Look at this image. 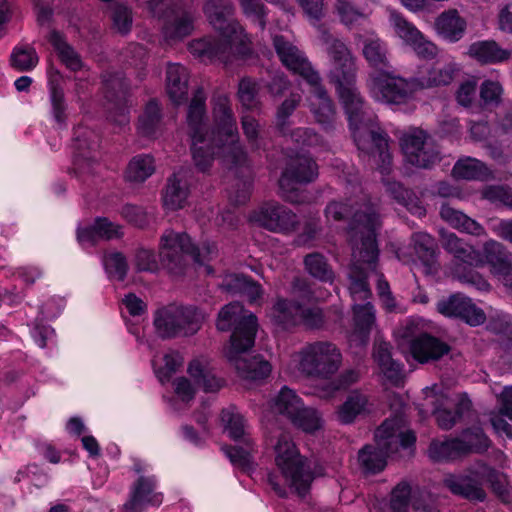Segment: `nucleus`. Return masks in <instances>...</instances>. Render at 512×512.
I'll return each instance as SVG.
<instances>
[{
  "mask_svg": "<svg viewBox=\"0 0 512 512\" xmlns=\"http://www.w3.org/2000/svg\"><path fill=\"white\" fill-rule=\"evenodd\" d=\"M214 129L209 131L205 123L206 94L198 88L188 107L187 123L191 139V154L195 166L207 171L216 156L228 169H248L247 154L239 142L236 119L227 95L213 98Z\"/></svg>",
  "mask_w": 512,
  "mask_h": 512,
  "instance_id": "f257e3e1",
  "label": "nucleus"
},
{
  "mask_svg": "<svg viewBox=\"0 0 512 512\" xmlns=\"http://www.w3.org/2000/svg\"><path fill=\"white\" fill-rule=\"evenodd\" d=\"M339 99L348 117L350 130L358 149L378 158V169L382 175L391 170V155L388 151V136L383 131H374L364 121V102L355 88V71L352 66H335L331 71Z\"/></svg>",
  "mask_w": 512,
  "mask_h": 512,
  "instance_id": "f03ea898",
  "label": "nucleus"
},
{
  "mask_svg": "<svg viewBox=\"0 0 512 512\" xmlns=\"http://www.w3.org/2000/svg\"><path fill=\"white\" fill-rule=\"evenodd\" d=\"M217 328L220 331L233 328L225 355L241 378L260 380L269 376L271 365L268 361L259 356L249 359L244 356L254 346L258 329L257 318L252 312L245 310L239 302L230 303L219 312Z\"/></svg>",
  "mask_w": 512,
  "mask_h": 512,
  "instance_id": "7ed1b4c3",
  "label": "nucleus"
},
{
  "mask_svg": "<svg viewBox=\"0 0 512 512\" xmlns=\"http://www.w3.org/2000/svg\"><path fill=\"white\" fill-rule=\"evenodd\" d=\"M366 255L363 249L356 248L353 254L349 279V292L353 301L352 305V329L347 338L351 347H362L367 345L372 329L376 323L375 309L369 301L371 290L367 282V273L362 269V263H366L371 270H374L377 250L373 242V235L370 231L366 241Z\"/></svg>",
  "mask_w": 512,
  "mask_h": 512,
  "instance_id": "20e7f679",
  "label": "nucleus"
},
{
  "mask_svg": "<svg viewBox=\"0 0 512 512\" xmlns=\"http://www.w3.org/2000/svg\"><path fill=\"white\" fill-rule=\"evenodd\" d=\"M350 203H344L341 201L330 202L326 209L325 215L328 221H341L352 215L351 221L348 227L349 241L352 245V255L356 248L363 249L366 255V247L363 242L372 230L373 242L377 250V256L375 259L374 270H371L366 263H362V269L367 273V278L371 273H376L378 277L377 292L379 297L390 294V287L388 282L383 278L382 274H379L376 270L378 260V246L376 242L377 232L381 228V219L377 207L369 200L360 202L357 199H349Z\"/></svg>",
  "mask_w": 512,
  "mask_h": 512,
  "instance_id": "39448f33",
  "label": "nucleus"
},
{
  "mask_svg": "<svg viewBox=\"0 0 512 512\" xmlns=\"http://www.w3.org/2000/svg\"><path fill=\"white\" fill-rule=\"evenodd\" d=\"M450 254H452L450 272L453 278L480 291H489L491 286L482 275L472 269L473 267L488 264L491 274L496 276L512 263L510 253L503 244L495 240L487 241L482 251H477L450 234Z\"/></svg>",
  "mask_w": 512,
  "mask_h": 512,
  "instance_id": "423d86ee",
  "label": "nucleus"
},
{
  "mask_svg": "<svg viewBox=\"0 0 512 512\" xmlns=\"http://www.w3.org/2000/svg\"><path fill=\"white\" fill-rule=\"evenodd\" d=\"M275 464L281 477L269 473L268 482L273 491L280 497L286 496V486L294 488L300 496H304L313 481V474L290 434L281 433L274 445Z\"/></svg>",
  "mask_w": 512,
  "mask_h": 512,
  "instance_id": "0eeeda50",
  "label": "nucleus"
},
{
  "mask_svg": "<svg viewBox=\"0 0 512 512\" xmlns=\"http://www.w3.org/2000/svg\"><path fill=\"white\" fill-rule=\"evenodd\" d=\"M376 446L366 445L358 454L361 467L368 473H378L386 466V458L402 450L412 453L415 433L404 427L403 420L394 417L385 420L375 432Z\"/></svg>",
  "mask_w": 512,
  "mask_h": 512,
  "instance_id": "6e6552de",
  "label": "nucleus"
},
{
  "mask_svg": "<svg viewBox=\"0 0 512 512\" xmlns=\"http://www.w3.org/2000/svg\"><path fill=\"white\" fill-rule=\"evenodd\" d=\"M446 83V74L433 67L426 80L405 79L383 70L374 71L367 82L370 95L379 102L402 104L414 99L423 89Z\"/></svg>",
  "mask_w": 512,
  "mask_h": 512,
  "instance_id": "1a4fd4ad",
  "label": "nucleus"
},
{
  "mask_svg": "<svg viewBox=\"0 0 512 512\" xmlns=\"http://www.w3.org/2000/svg\"><path fill=\"white\" fill-rule=\"evenodd\" d=\"M342 363V352L335 343L314 341L306 343L291 355L288 369L304 377L330 380Z\"/></svg>",
  "mask_w": 512,
  "mask_h": 512,
  "instance_id": "9d476101",
  "label": "nucleus"
},
{
  "mask_svg": "<svg viewBox=\"0 0 512 512\" xmlns=\"http://www.w3.org/2000/svg\"><path fill=\"white\" fill-rule=\"evenodd\" d=\"M220 422L223 431L236 442L234 446L223 448L225 455L234 466L245 472L253 471L257 446L250 435L246 419L235 406H229L221 411Z\"/></svg>",
  "mask_w": 512,
  "mask_h": 512,
  "instance_id": "9b49d317",
  "label": "nucleus"
},
{
  "mask_svg": "<svg viewBox=\"0 0 512 512\" xmlns=\"http://www.w3.org/2000/svg\"><path fill=\"white\" fill-rule=\"evenodd\" d=\"M218 249L214 242L206 241L201 247L192 244L186 233L166 231L160 241L159 256L164 267L177 273L184 266L186 255L192 257L199 265H205L217 256Z\"/></svg>",
  "mask_w": 512,
  "mask_h": 512,
  "instance_id": "f8f14e48",
  "label": "nucleus"
},
{
  "mask_svg": "<svg viewBox=\"0 0 512 512\" xmlns=\"http://www.w3.org/2000/svg\"><path fill=\"white\" fill-rule=\"evenodd\" d=\"M225 38L227 40L216 37L195 39L189 43V51L201 61L222 60L228 48L236 60H250L253 58L254 49L251 37L241 25L232 37Z\"/></svg>",
  "mask_w": 512,
  "mask_h": 512,
  "instance_id": "ddd939ff",
  "label": "nucleus"
},
{
  "mask_svg": "<svg viewBox=\"0 0 512 512\" xmlns=\"http://www.w3.org/2000/svg\"><path fill=\"white\" fill-rule=\"evenodd\" d=\"M203 320L204 315L198 309L171 304L155 311L153 325L161 338L170 339L195 334Z\"/></svg>",
  "mask_w": 512,
  "mask_h": 512,
  "instance_id": "4468645a",
  "label": "nucleus"
},
{
  "mask_svg": "<svg viewBox=\"0 0 512 512\" xmlns=\"http://www.w3.org/2000/svg\"><path fill=\"white\" fill-rule=\"evenodd\" d=\"M275 413L287 417L296 427L312 433L321 427V418L312 408L304 407L302 399L287 386L282 387L271 402Z\"/></svg>",
  "mask_w": 512,
  "mask_h": 512,
  "instance_id": "2eb2a0df",
  "label": "nucleus"
},
{
  "mask_svg": "<svg viewBox=\"0 0 512 512\" xmlns=\"http://www.w3.org/2000/svg\"><path fill=\"white\" fill-rule=\"evenodd\" d=\"M400 146L407 163L418 168H430L441 160L440 149L422 129L412 128L400 138Z\"/></svg>",
  "mask_w": 512,
  "mask_h": 512,
  "instance_id": "dca6fc26",
  "label": "nucleus"
},
{
  "mask_svg": "<svg viewBox=\"0 0 512 512\" xmlns=\"http://www.w3.org/2000/svg\"><path fill=\"white\" fill-rule=\"evenodd\" d=\"M317 176L318 166L313 159L304 154L291 156L279 179L282 197L290 202H299L298 186L314 181Z\"/></svg>",
  "mask_w": 512,
  "mask_h": 512,
  "instance_id": "f3484780",
  "label": "nucleus"
},
{
  "mask_svg": "<svg viewBox=\"0 0 512 512\" xmlns=\"http://www.w3.org/2000/svg\"><path fill=\"white\" fill-rule=\"evenodd\" d=\"M432 323L419 318L410 321L409 330L412 338L409 341V350L412 357L419 363H428L438 360L447 351V345L437 337L430 335L433 331Z\"/></svg>",
  "mask_w": 512,
  "mask_h": 512,
  "instance_id": "a211bd4d",
  "label": "nucleus"
},
{
  "mask_svg": "<svg viewBox=\"0 0 512 512\" xmlns=\"http://www.w3.org/2000/svg\"><path fill=\"white\" fill-rule=\"evenodd\" d=\"M294 74H300L311 86L310 108L320 124H329L334 118V107L326 91L320 85V76L312 66H288Z\"/></svg>",
  "mask_w": 512,
  "mask_h": 512,
  "instance_id": "6ab92c4d",
  "label": "nucleus"
},
{
  "mask_svg": "<svg viewBox=\"0 0 512 512\" xmlns=\"http://www.w3.org/2000/svg\"><path fill=\"white\" fill-rule=\"evenodd\" d=\"M191 187V172L181 168L175 171L166 182L161 199L163 208L167 211L184 209L189 204Z\"/></svg>",
  "mask_w": 512,
  "mask_h": 512,
  "instance_id": "aec40b11",
  "label": "nucleus"
},
{
  "mask_svg": "<svg viewBox=\"0 0 512 512\" xmlns=\"http://www.w3.org/2000/svg\"><path fill=\"white\" fill-rule=\"evenodd\" d=\"M105 97L113 107L110 111V119L119 124L125 125L129 122L128 117V84L126 79L119 73L104 76L103 79Z\"/></svg>",
  "mask_w": 512,
  "mask_h": 512,
  "instance_id": "412c9836",
  "label": "nucleus"
},
{
  "mask_svg": "<svg viewBox=\"0 0 512 512\" xmlns=\"http://www.w3.org/2000/svg\"><path fill=\"white\" fill-rule=\"evenodd\" d=\"M203 11L209 23L223 37H232L240 29V23L233 19L235 7L231 0H207Z\"/></svg>",
  "mask_w": 512,
  "mask_h": 512,
  "instance_id": "4be33fe9",
  "label": "nucleus"
},
{
  "mask_svg": "<svg viewBox=\"0 0 512 512\" xmlns=\"http://www.w3.org/2000/svg\"><path fill=\"white\" fill-rule=\"evenodd\" d=\"M155 489L154 477H140L132 487L130 498L123 505V512H142L148 507L160 506L163 496Z\"/></svg>",
  "mask_w": 512,
  "mask_h": 512,
  "instance_id": "5701e85b",
  "label": "nucleus"
},
{
  "mask_svg": "<svg viewBox=\"0 0 512 512\" xmlns=\"http://www.w3.org/2000/svg\"><path fill=\"white\" fill-rule=\"evenodd\" d=\"M122 236V227L105 217H98L90 227L77 230L78 242L83 247L93 246L99 240H113Z\"/></svg>",
  "mask_w": 512,
  "mask_h": 512,
  "instance_id": "b1692460",
  "label": "nucleus"
},
{
  "mask_svg": "<svg viewBox=\"0 0 512 512\" xmlns=\"http://www.w3.org/2000/svg\"><path fill=\"white\" fill-rule=\"evenodd\" d=\"M187 372L195 384L205 392H216L223 386V381L215 375L209 360L205 357L193 359L188 365Z\"/></svg>",
  "mask_w": 512,
  "mask_h": 512,
  "instance_id": "393cba45",
  "label": "nucleus"
},
{
  "mask_svg": "<svg viewBox=\"0 0 512 512\" xmlns=\"http://www.w3.org/2000/svg\"><path fill=\"white\" fill-rule=\"evenodd\" d=\"M489 446L490 440L481 428L468 429L462 433L461 438L450 440V456L452 453H481L486 451Z\"/></svg>",
  "mask_w": 512,
  "mask_h": 512,
  "instance_id": "a878e982",
  "label": "nucleus"
},
{
  "mask_svg": "<svg viewBox=\"0 0 512 512\" xmlns=\"http://www.w3.org/2000/svg\"><path fill=\"white\" fill-rule=\"evenodd\" d=\"M373 356L385 378L393 385H400L403 380V366L392 359L389 344L381 342L375 345Z\"/></svg>",
  "mask_w": 512,
  "mask_h": 512,
  "instance_id": "bb28decb",
  "label": "nucleus"
},
{
  "mask_svg": "<svg viewBox=\"0 0 512 512\" xmlns=\"http://www.w3.org/2000/svg\"><path fill=\"white\" fill-rule=\"evenodd\" d=\"M452 315L465 320L471 326L480 325L486 319L482 309L460 294L450 296V316Z\"/></svg>",
  "mask_w": 512,
  "mask_h": 512,
  "instance_id": "cd10ccee",
  "label": "nucleus"
},
{
  "mask_svg": "<svg viewBox=\"0 0 512 512\" xmlns=\"http://www.w3.org/2000/svg\"><path fill=\"white\" fill-rule=\"evenodd\" d=\"M163 130L161 107L156 100H150L139 118L138 131L143 136L156 138Z\"/></svg>",
  "mask_w": 512,
  "mask_h": 512,
  "instance_id": "c85d7f7f",
  "label": "nucleus"
},
{
  "mask_svg": "<svg viewBox=\"0 0 512 512\" xmlns=\"http://www.w3.org/2000/svg\"><path fill=\"white\" fill-rule=\"evenodd\" d=\"M425 403L423 406L431 407V413L435 416V419L442 429L448 427V411L446 405L448 397L443 389H440L437 385L433 387H427L424 389Z\"/></svg>",
  "mask_w": 512,
  "mask_h": 512,
  "instance_id": "c756f323",
  "label": "nucleus"
},
{
  "mask_svg": "<svg viewBox=\"0 0 512 512\" xmlns=\"http://www.w3.org/2000/svg\"><path fill=\"white\" fill-rule=\"evenodd\" d=\"M469 54L479 62H505L510 59L512 52L502 49L494 40L473 43Z\"/></svg>",
  "mask_w": 512,
  "mask_h": 512,
  "instance_id": "7c9ffc66",
  "label": "nucleus"
},
{
  "mask_svg": "<svg viewBox=\"0 0 512 512\" xmlns=\"http://www.w3.org/2000/svg\"><path fill=\"white\" fill-rule=\"evenodd\" d=\"M194 15L184 10L168 19L163 27V34L167 40H181L190 35L194 29Z\"/></svg>",
  "mask_w": 512,
  "mask_h": 512,
  "instance_id": "2f4dec72",
  "label": "nucleus"
},
{
  "mask_svg": "<svg viewBox=\"0 0 512 512\" xmlns=\"http://www.w3.org/2000/svg\"><path fill=\"white\" fill-rule=\"evenodd\" d=\"M301 305L285 299H278L273 306L271 317L278 326L289 329L300 324Z\"/></svg>",
  "mask_w": 512,
  "mask_h": 512,
  "instance_id": "473e14b6",
  "label": "nucleus"
},
{
  "mask_svg": "<svg viewBox=\"0 0 512 512\" xmlns=\"http://www.w3.org/2000/svg\"><path fill=\"white\" fill-rule=\"evenodd\" d=\"M369 408L368 396L360 391H353L349 394L346 401L338 409V418L340 422L349 424L355 420L358 415L365 413Z\"/></svg>",
  "mask_w": 512,
  "mask_h": 512,
  "instance_id": "72a5a7b5",
  "label": "nucleus"
},
{
  "mask_svg": "<svg viewBox=\"0 0 512 512\" xmlns=\"http://www.w3.org/2000/svg\"><path fill=\"white\" fill-rule=\"evenodd\" d=\"M188 76L181 66H168L167 93L173 103L179 105L186 101Z\"/></svg>",
  "mask_w": 512,
  "mask_h": 512,
  "instance_id": "f704fd0d",
  "label": "nucleus"
},
{
  "mask_svg": "<svg viewBox=\"0 0 512 512\" xmlns=\"http://www.w3.org/2000/svg\"><path fill=\"white\" fill-rule=\"evenodd\" d=\"M75 148L77 150L75 156V165L81 167V161L94 159L95 156L91 155L96 151L98 142L96 141V134L88 128L79 126L74 131Z\"/></svg>",
  "mask_w": 512,
  "mask_h": 512,
  "instance_id": "c9c22d12",
  "label": "nucleus"
},
{
  "mask_svg": "<svg viewBox=\"0 0 512 512\" xmlns=\"http://www.w3.org/2000/svg\"><path fill=\"white\" fill-rule=\"evenodd\" d=\"M155 172L154 157L149 154H139L134 156L125 172V177L130 182H144Z\"/></svg>",
  "mask_w": 512,
  "mask_h": 512,
  "instance_id": "e433bc0d",
  "label": "nucleus"
},
{
  "mask_svg": "<svg viewBox=\"0 0 512 512\" xmlns=\"http://www.w3.org/2000/svg\"><path fill=\"white\" fill-rule=\"evenodd\" d=\"M453 175L467 180H485L492 177L491 171L484 163L470 157L462 158L456 162L453 167Z\"/></svg>",
  "mask_w": 512,
  "mask_h": 512,
  "instance_id": "4c0bfd02",
  "label": "nucleus"
},
{
  "mask_svg": "<svg viewBox=\"0 0 512 512\" xmlns=\"http://www.w3.org/2000/svg\"><path fill=\"white\" fill-rule=\"evenodd\" d=\"M383 183L393 198L404 205L410 213L418 217L425 215V209L421 205L420 201L400 183L396 181H390L385 178H383Z\"/></svg>",
  "mask_w": 512,
  "mask_h": 512,
  "instance_id": "58836bf2",
  "label": "nucleus"
},
{
  "mask_svg": "<svg viewBox=\"0 0 512 512\" xmlns=\"http://www.w3.org/2000/svg\"><path fill=\"white\" fill-rule=\"evenodd\" d=\"M273 46L282 64H309L305 53L283 35L273 37Z\"/></svg>",
  "mask_w": 512,
  "mask_h": 512,
  "instance_id": "ea45409f",
  "label": "nucleus"
},
{
  "mask_svg": "<svg viewBox=\"0 0 512 512\" xmlns=\"http://www.w3.org/2000/svg\"><path fill=\"white\" fill-rule=\"evenodd\" d=\"M305 270L314 278L332 283L334 272L328 264L326 258L320 253H311L304 258Z\"/></svg>",
  "mask_w": 512,
  "mask_h": 512,
  "instance_id": "a19ab883",
  "label": "nucleus"
},
{
  "mask_svg": "<svg viewBox=\"0 0 512 512\" xmlns=\"http://www.w3.org/2000/svg\"><path fill=\"white\" fill-rule=\"evenodd\" d=\"M182 362L183 358L178 352H170L152 360L155 374L161 383L169 381Z\"/></svg>",
  "mask_w": 512,
  "mask_h": 512,
  "instance_id": "79ce46f5",
  "label": "nucleus"
},
{
  "mask_svg": "<svg viewBox=\"0 0 512 512\" xmlns=\"http://www.w3.org/2000/svg\"><path fill=\"white\" fill-rule=\"evenodd\" d=\"M48 41L62 64H81L79 54L67 43L65 37L59 31L52 30L48 36Z\"/></svg>",
  "mask_w": 512,
  "mask_h": 512,
  "instance_id": "37998d69",
  "label": "nucleus"
},
{
  "mask_svg": "<svg viewBox=\"0 0 512 512\" xmlns=\"http://www.w3.org/2000/svg\"><path fill=\"white\" fill-rule=\"evenodd\" d=\"M274 214L277 216L276 220H267V222H264V228L277 233H291L295 230L298 219L297 215L293 213L290 209L287 207L281 205V207H276V213Z\"/></svg>",
  "mask_w": 512,
  "mask_h": 512,
  "instance_id": "c03bdc74",
  "label": "nucleus"
},
{
  "mask_svg": "<svg viewBox=\"0 0 512 512\" xmlns=\"http://www.w3.org/2000/svg\"><path fill=\"white\" fill-rule=\"evenodd\" d=\"M363 56L369 64H388L390 62L388 45L378 37L364 41Z\"/></svg>",
  "mask_w": 512,
  "mask_h": 512,
  "instance_id": "a18cd8bd",
  "label": "nucleus"
},
{
  "mask_svg": "<svg viewBox=\"0 0 512 512\" xmlns=\"http://www.w3.org/2000/svg\"><path fill=\"white\" fill-rule=\"evenodd\" d=\"M476 474L482 478H486L490 483L493 492L504 502L510 500L508 481L504 474L495 471L485 464H481Z\"/></svg>",
  "mask_w": 512,
  "mask_h": 512,
  "instance_id": "49530a36",
  "label": "nucleus"
},
{
  "mask_svg": "<svg viewBox=\"0 0 512 512\" xmlns=\"http://www.w3.org/2000/svg\"><path fill=\"white\" fill-rule=\"evenodd\" d=\"M390 22L395 33L408 45L412 46L418 39H422V33L402 14L392 11L390 13Z\"/></svg>",
  "mask_w": 512,
  "mask_h": 512,
  "instance_id": "de8ad7c7",
  "label": "nucleus"
},
{
  "mask_svg": "<svg viewBox=\"0 0 512 512\" xmlns=\"http://www.w3.org/2000/svg\"><path fill=\"white\" fill-rule=\"evenodd\" d=\"M450 491L471 500H484L486 494L471 478H450Z\"/></svg>",
  "mask_w": 512,
  "mask_h": 512,
  "instance_id": "09e8293b",
  "label": "nucleus"
},
{
  "mask_svg": "<svg viewBox=\"0 0 512 512\" xmlns=\"http://www.w3.org/2000/svg\"><path fill=\"white\" fill-rule=\"evenodd\" d=\"M53 72H54L53 66H50L47 71V74L49 77L50 96H51V103H52V108H53V115H54L55 120L59 124H63L66 119L64 96H63L62 90L58 86L57 80L54 79Z\"/></svg>",
  "mask_w": 512,
  "mask_h": 512,
  "instance_id": "8fccbe9b",
  "label": "nucleus"
},
{
  "mask_svg": "<svg viewBox=\"0 0 512 512\" xmlns=\"http://www.w3.org/2000/svg\"><path fill=\"white\" fill-rule=\"evenodd\" d=\"M360 379V373L356 369H347L339 374L337 378L330 381L321 392V397H330L338 390H344L357 383Z\"/></svg>",
  "mask_w": 512,
  "mask_h": 512,
  "instance_id": "3c124183",
  "label": "nucleus"
},
{
  "mask_svg": "<svg viewBox=\"0 0 512 512\" xmlns=\"http://www.w3.org/2000/svg\"><path fill=\"white\" fill-rule=\"evenodd\" d=\"M481 197L493 204H502L512 209V189L502 185H489L481 190Z\"/></svg>",
  "mask_w": 512,
  "mask_h": 512,
  "instance_id": "603ef678",
  "label": "nucleus"
},
{
  "mask_svg": "<svg viewBox=\"0 0 512 512\" xmlns=\"http://www.w3.org/2000/svg\"><path fill=\"white\" fill-rule=\"evenodd\" d=\"M104 267L108 275L113 278L122 281L127 274V261L125 257L119 253H111L103 259Z\"/></svg>",
  "mask_w": 512,
  "mask_h": 512,
  "instance_id": "864d4df0",
  "label": "nucleus"
},
{
  "mask_svg": "<svg viewBox=\"0 0 512 512\" xmlns=\"http://www.w3.org/2000/svg\"><path fill=\"white\" fill-rule=\"evenodd\" d=\"M411 487L402 482L392 491L390 507L392 512H408L410 505Z\"/></svg>",
  "mask_w": 512,
  "mask_h": 512,
  "instance_id": "5fc2aeb1",
  "label": "nucleus"
},
{
  "mask_svg": "<svg viewBox=\"0 0 512 512\" xmlns=\"http://www.w3.org/2000/svg\"><path fill=\"white\" fill-rule=\"evenodd\" d=\"M326 50L330 58L338 64H346L352 61V54L347 45L339 40L327 36L325 38Z\"/></svg>",
  "mask_w": 512,
  "mask_h": 512,
  "instance_id": "6e6d98bb",
  "label": "nucleus"
},
{
  "mask_svg": "<svg viewBox=\"0 0 512 512\" xmlns=\"http://www.w3.org/2000/svg\"><path fill=\"white\" fill-rule=\"evenodd\" d=\"M450 227L475 235L482 231V227L475 220L453 209H450Z\"/></svg>",
  "mask_w": 512,
  "mask_h": 512,
  "instance_id": "4d7b16f0",
  "label": "nucleus"
},
{
  "mask_svg": "<svg viewBox=\"0 0 512 512\" xmlns=\"http://www.w3.org/2000/svg\"><path fill=\"white\" fill-rule=\"evenodd\" d=\"M243 13L252 17L262 30L266 27V8L261 0H238Z\"/></svg>",
  "mask_w": 512,
  "mask_h": 512,
  "instance_id": "13d9d810",
  "label": "nucleus"
},
{
  "mask_svg": "<svg viewBox=\"0 0 512 512\" xmlns=\"http://www.w3.org/2000/svg\"><path fill=\"white\" fill-rule=\"evenodd\" d=\"M257 83L249 78H244L239 83L238 97L241 104L246 109H253L257 107Z\"/></svg>",
  "mask_w": 512,
  "mask_h": 512,
  "instance_id": "bf43d9fd",
  "label": "nucleus"
},
{
  "mask_svg": "<svg viewBox=\"0 0 512 512\" xmlns=\"http://www.w3.org/2000/svg\"><path fill=\"white\" fill-rule=\"evenodd\" d=\"M276 207H281V204L275 201L265 202L257 209L253 210L249 215V221L264 228V222L267 220H276L277 216Z\"/></svg>",
  "mask_w": 512,
  "mask_h": 512,
  "instance_id": "052dcab7",
  "label": "nucleus"
},
{
  "mask_svg": "<svg viewBox=\"0 0 512 512\" xmlns=\"http://www.w3.org/2000/svg\"><path fill=\"white\" fill-rule=\"evenodd\" d=\"M113 25L121 34H127L132 27V12L121 4H117L112 11Z\"/></svg>",
  "mask_w": 512,
  "mask_h": 512,
  "instance_id": "680f3d73",
  "label": "nucleus"
},
{
  "mask_svg": "<svg viewBox=\"0 0 512 512\" xmlns=\"http://www.w3.org/2000/svg\"><path fill=\"white\" fill-rule=\"evenodd\" d=\"M337 10L341 18V21L347 26L354 25L360 19L366 18V14L364 12L355 8L347 0H338Z\"/></svg>",
  "mask_w": 512,
  "mask_h": 512,
  "instance_id": "e2e57ef3",
  "label": "nucleus"
},
{
  "mask_svg": "<svg viewBox=\"0 0 512 512\" xmlns=\"http://www.w3.org/2000/svg\"><path fill=\"white\" fill-rule=\"evenodd\" d=\"M502 93V86L495 81L487 80L480 88V97L486 105H498L501 102Z\"/></svg>",
  "mask_w": 512,
  "mask_h": 512,
  "instance_id": "0e129e2a",
  "label": "nucleus"
},
{
  "mask_svg": "<svg viewBox=\"0 0 512 512\" xmlns=\"http://www.w3.org/2000/svg\"><path fill=\"white\" fill-rule=\"evenodd\" d=\"M11 64H35L39 61L36 50L30 45L16 46L10 56Z\"/></svg>",
  "mask_w": 512,
  "mask_h": 512,
  "instance_id": "69168bd1",
  "label": "nucleus"
},
{
  "mask_svg": "<svg viewBox=\"0 0 512 512\" xmlns=\"http://www.w3.org/2000/svg\"><path fill=\"white\" fill-rule=\"evenodd\" d=\"M135 266L138 271L155 272L158 270V261L153 251L139 249L135 255Z\"/></svg>",
  "mask_w": 512,
  "mask_h": 512,
  "instance_id": "338daca9",
  "label": "nucleus"
},
{
  "mask_svg": "<svg viewBox=\"0 0 512 512\" xmlns=\"http://www.w3.org/2000/svg\"><path fill=\"white\" fill-rule=\"evenodd\" d=\"M293 293L298 294L301 298H307L308 300L324 301L328 297L327 291L319 290L311 291L306 281L302 278H295L293 281Z\"/></svg>",
  "mask_w": 512,
  "mask_h": 512,
  "instance_id": "774afa93",
  "label": "nucleus"
}]
</instances>
